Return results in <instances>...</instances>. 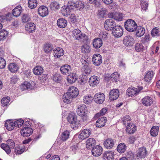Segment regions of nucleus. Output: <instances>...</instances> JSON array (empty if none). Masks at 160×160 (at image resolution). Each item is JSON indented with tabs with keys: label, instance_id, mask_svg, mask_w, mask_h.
<instances>
[{
	"label": "nucleus",
	"instance_id": "1",
	"mask_svg": "<svg viewBox=\"0 0 160 160\" xmlns=\"http://www.w3.org/2000/svg\"><path fill=\"white\" fill-rule=\"evenodd\" d=\"M72 36L75 39L81 40L83 42H86L88 40V37L85 34L81 33V31L78 29L72 31Z\"/></svg>",
	"mask_w": 160,
	"mask_h": 160
},
{
	"label": "nucleus",
	"instance_id": "2",
	"mask_svg": "<svg viewBox=\"0 0 160 160\" xmlns=\"http://www.w3.org/2000/svg\"><path fill=\"white\" fill-rule=\"evenodd\" d=\"M131 154V155L130 156H127L128 158H130L131 160L134 158L139 159L145 157L147 154V150L145 148H140L139 149L138 153L135 155H133L132 153Z\"/></svg>",
	"mask_w": 160,
	"mask_h": 160
},
{
	"label": "nucleus",
	"instance_id": "3",
	"mask_svg": "<svg viewBox=\"0 0 160 160\" xmlns=\"http://www.w3.org/2000/svg\"><path fill=\"white\" fill-rule=\"evenodd\" d=\"M124 27L128 31L133 32L136 30L137 28V25L133 20L128 19L125 22Z\"/></svg>",
	"mask_w": 160,
	"mask_h": 160
},
{
	"label": "nucleus",
	"instance_id": "4",
	"mask_svg": "<svg viewBox=\"0 0 160 160\" xmlns=\"http://www.w3.org/2000/svg\"><path fill=\"white\" fill-rule=\"evenodd\" d=\"M112 33L115 38H120L123 33L122 28L120 26H117L112 29Z\"/></svg>",
	"mask_w": 160,
	"mask_h": 160
},
{
	"label": "nucleus",
	"instance_id": "5",
	"mask_svg": "<svg viewBox=\"0 0 160 160\" xmlns=\"http://www.w3.org/2000/svg\"><path fill=\"white\" fill-rule=\"evenodd\" d=\"M116 26L115 22L112 19L106 20L104 24V28L107 30H111V28Z\"/></svg>",
	"mask_w": 160,
	"mask_h": 160
},
{
	"label": "nucleus",
	"instance_id": "6",
	"mask_svg": "<svg viewBox=\"0 0 160 160\" xmlns=\"http://www.w3.org/2000/svg\"><path fill=\"white\" fill-rule=\"evenodd\" d=\"M87 112V108L84 104L79 105L77 108V114L80 116H85Z\"/></svg>",
	"mask_w": 160,
	"mask_h": 160
},
{
	"label": "nucleus",
	"instance_id": "7",
	"mask_svg": "<svg viewBox=\"0 0 160 160\" xmlns=\"http://www.w3.org/2000/svg\"><path fill=\"white\" fill-rule=\"evenodd\" d=\"M124 44L127 46H132L134 43V40L133 37L130 35L125 36L123 40Z\"/></svg>",
	"mask_w": 160,
	"mask_h": 160
},
{
	"label": "nucleus",
	"instance_id": "8",
	"mask_svg": "<svg viewBox=\"0 0 160 160\" xmlns=\"http://www.w3.org/2000/svg\"><path fill=\"white\" fill-rule=\"evenodd\" d=\"M93 99L96 103H102L105 100V96L103 93H97L94 95Z\"/></svg>",
	"mask_w": 160,
	"mask_h": 160
},
{
	"label": "nucleus",
	"instance_id": "9",
	"mask_svg": "<svg viewBox=\"0 0 160 160\" xmlns=\"http://www.w3.org/2000/svg\"><path fill=\"white\" fill-rule=\"evenodd\" d=\"M115 142L116 141L114 139L108 138L104 141L103 144L106 148L111 149L114 146Z\"/></svg>",
	"mask_w": 160,
	"mask_h": 160
},
{
	"label": "nucleus",
	"instance_id": "10",
	"mask_svg": "<svg viewBox=\"0 0 160 160\" xmlns=\"http://www.w3.org/2000/svg\"><path fill=\"white\" fill-rule=\"evenodd\" d=\"M141 101L143 105L147 107L150 106L153 102V98L149 96H145Z\"/></svg>",
	"mask_w": 160,
	"mask_h": 160
},
{
	"label": "nucleus",
	"instance_id": "11",
	"mask_svg": "<svg viewBox=\"0 0 160 160\" xmlns=\"http://www.w3.org/2000/svg\"><path fill=\"white\" fill-rule=\"evenodd\" d=\"M102 148L101 146L97 145L93 148L92 149V152L93 156L98 157L102 154Z\"/></svg>",
	"mask_w": 160,
	"mask_h": 160
},
{
	"label": "nucleus",
	"instance_id": "12",
	"mask_svg": "<svg viewBox=\"0 0 160 160\" xmlns=\"http://www.w3.org/2000/svg\"><path fill=\"white\" fill-rule=\"evenodd\" d=\"M90 134L91 131L89 129H84L81 131L78 138L79 139L83 140L88 138Z\"/></svg>",
	"mask_w": 160,
	"mask_h": 160
},
{
	"label": "nucleus",
	"instance_id": "13",
	"mask_svg": "<svg viewBox=\"0 0 160 160\" xmlns=\"http://www.w3.org/2000/svg\"><path fill=\"white\" fill-rule=\"evenodd\" d=\"M139 93L137 89L134 87H130L128 88L126 92V95L128 97L136 96Z\"/></svg>",
	"mask_w": 160,
	"mask_h": 160
},
{
	"label": "nucleus",
	"instance_id": "14",
	"mask_svg": "<svg viewBox=\"0 0 160 160\" xmlns=\"http://www.w3.org/2000/svg\"><path fill=\"white\" fill-rule=\"evenodd\" d=\"M119 95V90L118 89H113L109 93V98L111 101L117 99Z\"/></svg>",
	"mask_w": 160,
	"mask_h": 160
},
{
	"label": "nucleus",
	"instance_id": "15",
	"mask_svg": "<svg viewBox=\"0 0 160 160\" xmlns=\"http://www.w3.org/2000/svg\"><path fill=\"white\" fill-rule=\"evenodd\" d=\"M32 133V129L28 127H24L21 131V135L24 137L30 136Z\"/></svg>",
	"mask_w": 160,
	"mask_h": 160
},
{
	"label": "nucleus",
	"instance_id": "16",
	"mask_svg": "<svg viewBox=\"0 0 160 160\" xmlns=\"http://www.w3.org/2000/svg\"><path fill=\"white\" fill-rule=\"evenodd\" d=\"M92 61L94 64L97 66H98L102 62V57L99 54H95L93 56Z\"/></svg>",
	"mask_w": 160,
	"mask_h": 160
},
{
	"label": "nucleus",
	"instance_id": "17",
	"mask_svg": "<svg viewBox=\"0 0 160 160\" xmlns=\"http://www.w3.org/2000/svg\"><path fill=\"white\" fill-rule=\"evenodd\" d=\"M68 92L73 98L76 97L78 94V89L74 87H71L69 88Z\"/></svg>",
	"mask_w": 160,
	"mask_h": 160
},
{
	"label": "nucleus",
	"instance_id": "18",
	"mask_svg": "<svg viewBox=\"0 0 160 160\" xmlns=\"http://www.w3.org/2000/svg\"><path fill=\"white\" fill-rule=\"evenodd\" d=\"M99 79L97 76H91L89 80V84L91 86L94 87L99 83Z\"/></svg>",
	"mask_w": 160,
	"mask_h": 160
},
{
	"label": "nucleus",
	"instance_id": "19",
	"mask_svg": "<svg viewBox=\"0 0 160 160\" xmlns=\"http://www.w3.org/2000/svg\"><path fill=\"white\" fill-rule=\"evenodd\" d=\"M136 130V126L132 123L127 125L126 126V131L129 134L133 133Z\"/></svg>",
	"mask_w": 160,
	"mask_h": 160
},
{
	"label": "nucleus",
	"instance_id": "20",
	"mask_svg": "<svg viewBox=\"0 0 160 160\" xmlns=\"http://www.w3.org/2000/svg\"><path fill=\"white\" fill-rule=\"evenodd\" d=\"M53 55L55 57L59 58L64 54L63 49L60 48H57L53 50Z\"/></svg>",
	"mask_w": 160,
	"mask_h": 160
},
{
	"label": "nucleus",
	"instance_id": "21",
	"mask_svg": "<svg viewBox=\"0 0 160 160\" xmlns=\"http://www.w3.org/2000/svg\"><path fill=\"white\" fill-rule=\"evenodd\" d=\"M107 121L106 118L102 117L99 118L96 122V126L97 127L101 128L104 126Z\"/></svg>",
	"mask_w": 160,
	"mask_h": 160
},
{
	"label": "nucleus",
	"instance_id": "22",
	"mask_svg": "<svg viewBox=\"0 0 160 160\" xmlns=\"http://www.w3.org/2000/svg\"><path fill=\"white\" fill-rule=\"evenodd\" d=\"M38 12L39 15L42 17L47 16L48 14V8L44 6H41L38 9Z\"/></svg>",
	"mask_w": 160,
	"mask_h": 160
},
{
	"label": "nucleus",
	"instance_id": "23",
	"mask_svg": "<svg viewBox=\"0 0 160 160\" xmlns=\"http://www.w3.org/2000/svg\"><path fill=\"white\" fill-rule=\"evenodd\" d=\"M60 71L62 73L65 74H69L71 71V66L68 64L64 65L60 68Z\"/></svg>",
	"mask_w": 160,
	"mask_h": 160
},
{
	"label": "nucleus",
	"instance_id": "24",
	"mask_svg": "<svg viewBox=\"0 0 160 160\" xmlns=\"http://www.w3.org/2000/svg\"><path fill=\"white\" fill-rule=\"evenodd\" d=\"M5 126L9 131H12L14 128V123L12 120H8L5 123Z\"/></svg>",
	"mask_w": 160,
	"mask_h": 160
},
{
	"label": "nucleus",
	"instance_id": "25",
	"mask_svg": "<svg viewBox=\"0 0 160 160\" xmlns=\"http://www.w3.org/2000/svg\"><path fill=\"white\" fill-rule=\"evenodd\" d=\"M35 25L33 23H28L25 26V30L29 32H33L35 29Z\"/></svg>",
	"mask_w": 160,
	"mask_h": 160
},
{
	"label": "nucleus",
	"instance_id": "26",
	"mask_svg": "<svg viewBox=\"0 0 160 160\" xmlns=\"http://www.w3.org/2000/svg\"><path fill=\"white\" fill-rule=\"evenodd\" d=\"M95 143L96 141L94 138H88L86 142V147L87 148L90 149L94 146Z\"/></svg>",
	"mask_w": 160,
	"mask_h": 160
},
{
	"label": "nucleus",
	"instance_id": "27",
	"mask_svg": "<svg viewBox=\"0 0 160 160\" xmlns=\"http://www.w3.org/2000/svg\"><path fill=\"white\" fill-rule=\"evenodd\" d=\"M77 75L75 73H73L68 75L67 81L68 83H72L75 82L77 78Z\"/></svg>",
	"mask_w": 160,
	"mask_h": 160
},
{
	"label": "nucleus",
	"instance_id": "28",
	"mask_svg": "<svg viewBox=\"0 0 160 160\" xmlns=\"http://www.w3.org/2000/svg\"><path fill=\"white\" fill-rule=\"evenodd\" d=\"M92 43L94 48H99L102 45V42L101 39L96 38L93 40Z\"/></svg>",
	"mask_w": 160,
	"mask_h": 160
},
{
	"label": "nucleus",
	"instance_id": "29",
	"mask_svg": "<svg viewBox=\"0 0 160 160\" xmlns=\"http://www.w3.org/2000/svg\"><path fill=\"white\" fill-rule=\"evenodd\" d=\"M136 35L137 37H140L142 36L145 33V28L141 26H137L136 30Z\"/></svg>",
	"mask_w": 160,
	"mask_h": 160
},
{
	"label": "nucleus",
	"instance_id": "30",
	"mask_svg": "<svg viewBox=\"0 0 160 160\" xmlns=\"http://www.w3.org/2000/svg\"><path fill=\"white\" fill-rule=\"evenodd\" d=\"M154 73L152 71L147 72L144 77L145 81L147 82H149L152 79L154 76Z\"/></svg>",
	"mask_w": 160,
	"mask_h": 160
},
{
	"label": "nucleus",
	"instance_id": "31",
	"mask_svg": "<svg viewBox=\"0 0 160 160\" xmlns=\"http://www.w3.org/2000/svg\"><path fill=\"white\" fill-rule=\"evenodd\" d=\"M72 98V97H71L68 92L65 93L62 97L63 102L67 103H70Z\"/></svg>",
	"mask_w": 160,
	"mask_h": 160
},
{
	"label": "nucleus",
	"instance_id": "32",
	"mask_svg": "<svg viewBox=\"0 0 160 160\" xmlns=\"http://www.w3.org/2000/svg\"><path fill=\"white\" fill-rule=\"evenodd\" d=\"M22 12L21 7L18 6L12 10V13L14 16L17 17L20 16Z\"/></svg>",
	"mask_w": 160,
	"mask_h": 160
},
{
	"label": "nucleus",
	"instance_id": "33",
	"mask_svg": "<svg viewBox=\"0 0 160 160\" xmlns=\"http://www.w3.org/2000/svg\"><path fill=\"white\" fill-rule=\"evenodd\" d=\"M80 61L83 65L82 67L90 66L91 63L89 59L83 57L81 59Z\"/></svg>",
	"mask_w": 160,
	"mask_h": 160
},
{
	"label": "nucleus",
	"instance_id": "34",
	"mask_svg": "<svg viewBox=\"0 0 160 160\" xmlns=\"http://www.w3.org/2000/svg\"><path fill=\"white\" fill-rule=\"evenodd\" d=\"M67 120L70 123L73 124V123L77 120L76 117L73 113H69L67 118Z\"/></svg>",
	"mask_w": 160,
	"mask_h": 160
},
{
	"label": "nucleus",
	"instance_id": "35",
	"mask_svg": "<svg viewBox=\"0 0 160 160\" xmlns=\"http://www.w3.org/2000/svg\"><path fill=\"white\" fill-rule=\"evenodd\" d=\"M67 21L63 18H60L57 21L58 26L60 28H63L66 27L67 25Z\"/></svg>",
	"mask_w": 160,
	"mask_h": 160
},
{
	"label": "nucleus",
	"instance_id": "36",
	"mask_svg": "<svg viewBox=\"0 0 160 160\" xmlns=\"http://www.w3.org/2000/svg\"><path fill=\"white\" fill-rule=\"evenodd\" d=\"M114 154L112 152H106L103 155V158L105 160H110L113 158Z\"/></svg>",
	"mask_w": 160,
	"mask_h": 160
},
{
	"label": "nucleus",
	"instance_id": "37",
	"mask_svg": "<svg viewBox=\"0 0 160 160\" xmlns=\"http://www.w3.org/2000/svg\"><path fill=\"white\" fill-rule=\"evenodd\" d=\"M33 87L32 84L27 82H25L21 86V88L22 90H24L28 89H32Z\"/></svg>",
	"mask_w": 160,
	"mask_h": 160
},
{
	"label": "nucleus",
	"instance_id": "38",
	"mask_svg": "<svg viewBox=\"0 0 160 160\" xmlns=\"http://www.w3.org/2000/svg\"><path fill=\"white\" fill-rule=\"evenodd\" d=\"M71 11L68 6H63L61 8V12L64 16H67L70 14Z\"/></svg>",
	"mask_w": 160,
	"mask_h": 160
},
{
	"label": "nucleus",
	"instance_id": "39",
	"mask_svg": "<svg viewBox=\"0 0 160 160\" xmlns=\"http://www.w3.org/2000/svg\"><path fill=\"white\" fill-rule=\"evenodd\" d=\"M159 130L158 127L156 126H153L151 128L150 131V134L153 137L157 136L158 134Z\"/></svg>",
	"mask_w": 160,
	"mask_h": 160
},
{
	"label": "nucleus",
	"instance_id": "40",
	"mask_svg": "<svg viewBox=\"0 0 160 160\" xmlns=\"http://www.w3.org/2000/svg\"><path fill=\"white\" fill-rule=\"evenodd\" d=\"M8 68L9 70L12 72H17L18 69V65L14 63H10L8 66Z\"/></svg>",
	"mask_w": 160,
	"mask_h": 160
},
{
	"label": "nucleus",
	"instance_id": "41",
	"mask_svg": "<svg viewBox=\"0 0 160 160\" xmlns=\"http://www.w3.org/2000/svg\"><path fill=\"white\" fill-rule=\"evenodd\" d=\"M43 71V68L41 66H36L33 70L34 73L36 75H40Z\"/></svg>",
	"mask_w": 160,
	"mask_h": 160
},
{
	"label": "nucleus",
	"instance_id": "42",
	"mask_svg": "<svg viewBox=\"0 0 160 160\" xmlns=\"http://www.w3.org/2000/svg\"><path fill=\"white\" fill-rule=\"evenodd\" d=\"M25 151L24 146H19L16 147L14 149V152L16 154H20L22 153Z\"/></svg>",
	"mask_w": 160,
	"mask_h": 160
},
{
	"label": "nucleus",
	"instance_id": "43",
	"mask_svg": "<svg viewBox=\"0 0 160 160\" xmlns=\"http://www.w3.org/2000/svg\"><path fill=\"white\" fill-rule=\"evenodd\" d=\"M53 48L52 45L50 43H47L44 45V50L46 53H49Z\"/></svg>",
	"mask_w": 160,
	"mask_h": 160
},
{
	"label": "nucleus",
	"instance_id": "44",
	"mask_svg": "<svg viewBox=\"0 0 160 160\" xmlns=\"http://www.w3.org/2000/svg\"><path fill=\"white\" fill-rule=\"evenodd\" d=\"M126 146L124 143H121L118 146V151L120 153H123L126 150Z\"/></svg>",
	"mask_w": 160,
	"mask_h": 160
},
{
	"label": "nucleus",
	"instance_id": "45",
	"mask_svg": "<svg viewBox=\"0 0 160 160\" xmlns=\"http://www.w3.org/2000/svg\"><path fill=\"white\" fill-rule=\"evenodd\" d=\"M131 118L128 115L124 116L121 118L122 123L125 126L131 123L129 122Z\"/></svg>",
	"mask_w": 160,
	"mask_h": 160
},
{
	"label": "nucleus",
	"instance_id": "46",
	"mask_svg": "<svg viewBox=\"0 0 160 160\" xmlns=\"http://www.w3.org/2000/svg\"><path fill=\"white\" fill-rule=\"evenodd\" d=\"M28 7L31 9H33L37 5V1L36 0H29L28 1Z\"/></svg>",
	"mask_w": 160,
	"mask_h": 160
},
{
	"label": "nucleus",
	"instance_id": "47",
	"mask_svg": "<svg viewBox=\"0 0 160 160\" xmlns=\"http://www.w3.org/2000/svg\"><path fill=\"white\" fill-rule=\"evenodd\" d=\"M8 34V32L4 29L1 31L0 32V41L6 39Z\"/></svg>",
	"mask_w": 160,
	"mask_h": 160
},
{
	"label": "nucleus",
	"instance_id": "48",
	"mask_svg": "<svg viewBox=\"0 0 160 160\" xmlns=\"http://www.w3.org/2000/svg\"><path fill=\"white\" fill-rule=\"evenodd\" d=\"M52 79L54 81L60 82L62 80V78L60 74L56 73L53 75Z\"/></svg>",
	"mask_w": 160,
	"mask_h": 160
},
{
	"label": "nucleus",
	"instance_id": "49",
	"mask_svg": "<svg viewBox=\"0 0 160 160\" xmlns=\"http://www.w3.org/2000/svg\"><path fill=\"white\" fill-rule=\"evenodd\" d=\"M69 132L68 131H65L61 135L60 138L63 141H65L69 138Z\"/></svg>",
	"mask_w": 160,
	"mask_h": 160
},
{
	"label": "nucleus",
	"instance_id": "50",
	"mask_svg": "<svg viewBox=\"0 0 160 160\" xmlns=\"http://www.w3.org/2000/svg\"><path fill=\"white\" fill-rule=\"evenodd\" d=\"M144 47L141 43H136L135 45V50L137 52L142 51L144 50Z\"/></svg>",
	"mask_w": 160,
	"mask_h": 160
},
{
	"label": "nucleus",
	"instance_id": "51",
	"mask_svg": "<svg viewBox=\"0 0 160 160\" xmlns=\"http://www.w3.org/2000/svg\"><path fill=\"white\" fill-rule=\"evenodd\" d=\"M75 6L76 9L77 10H80L83 9L84 7V5L83 2L81 1H77L75 2Z\"/></svg>",
	"mask_w": 160,
	"mask_h": 160
},
{
	"label": "nucleus",
	"instance_id": "52",
	"mask_svg": "<svg viewBox=\"0 0 160 160\" xmlns=\"http://www.w3.org/2000/svg\"><path fill=\"white\" fill-rule=\"evenodd\" d=\"M10 100V98L8 97L3 98L1 100L2 106H5L8 105Z\"/></svg>",
	"mask_w": 160,
	"mask_h": 160
},
{
	"label": "nucleus",
	"instance_id": "53",
	"mask_svg": "<svg viewBox=\"0 0 160 160\" xmlns=\"http://www.w3.org/2000/svg\"><path fill=\"white\" fill-rule=\"evenodd\" d=\"M107 111V109L106 108H103L99 112L96 113L94 117L95 118H98L100 116H103L105 114Z\"/></svg>",
	"mask_w": 160,
	"mask_h": 160
},
{
	"label": "nucleus",
	"instance_id": "54",
	"mask_svg": "<svg viewBox=\"0 0 160 160\" xmlns=\"http://www.w3.org/2000/svg\"><path fill=\"white\" fill-rule=\"evenodd\" d=\"M1 147L4 150L7 154H9L11 152V148L7 144L5 143H2L0 145Z\"/></svg>",
	"mask_w": 160,
	"mask_h": 160
},
{
	"label": "nucleus",
	"instance_id": "55",
	"mask_svg": "<svg viewBox=\"0 0 160 160\" xmlns=\"http://www.w3.org/2000/svg\"><path fill=\"white\" fill-rule=\"evenodd\" d=\"M119 76L118 72H115L110 75L111 79L113 82H117L118 80Z\"/></svg>",
	"mask_w": 160,
	"mask_h": 160
},
{
	"label": "nucleus",
	"instance_id": "56",
	"mask_svg": "<svg viewBox=\"0 0 160 160\" xmlns=\"http://www.w3.org/2000/svg\"><path fill=\"white\" fill-rule=\"evenodd\" d=\"M92 100V97L91 95H87L84 97V102L87 104L90 103Z\"/></svg>",
	"mask_w": 160,
	"mask_h": 160
},
{
	"label": "nucleus",
	"instance_id": "57",
	"mask_svg": "<svg viewBox=\"0 0 160 160\" xmlns=\"http://www.w3.org/2000/svg\"><path fill=\"white\" fill-rule=\"evenodd\" d=\"M81 49L82 52L83 53H88L91 50L89 46L87 45H84L82 46Z\"/></svg>",
	"mask_w": 160,
	"mask_h": 160
},
{
	"label": "nucleus",
	"instance_id": "58",
	"mask_svg": "<svg viewBox=\"0 0 160 160\" xmlns=\"http://www.w3.org/2000/svg\"><path fill=\"white\" fill-rule=\"evenodd\" d=\"M150 40V35L149 34H146L145 36L142 38L141 42L143 43L146 44L148 43Z\"/></svg>",
	"mask_w": 160,
	"mask_h": 160
},
{
	"label": "nucleus",
	"instance_id": "59",
	"mask_svg": "<svg viewBox=\"0 0 160 160\" xmlns=\"http://www.w3.org/2000/svg\"><path fill=\"white\" fill-rule=\"evenodd\" d=\"M51 9L53 10L58 9L60 8L59 4L56 2H52L50 5Z\"/></svg>",
	"mask_w": 160,
	"mask_h": 160
},
{
	"label": "nucleus",
	"instance_id": "60",
	"mask_svg": "<svg viewBox=\"0 0 160 160\" xmlns=\"http://www.w3.org/2000/svg\"><path fill=\"white\" fill-rule=\"evenodd\" d=\"M151 34L152 37H156L159 35V31L157 28L155 27L151 31Z\"/></svg>",
	"mask_w": 160,
	"mask_h": 160
},
{
	"label": "nucleus",
	"instance_id": "61",
	"mask_svg": "<svg viewBox=\"0 0 160 160\" xmlns=\"http://www.w3.org/2000/svg\"><path fill=\"white\" fill-rule=\"evenodd\" d=\"M148 1L142 0L141 1V6L142 9L146 11L148 8Z\"/></svg>",
	"mask_w": 160,
	"mask_h": 160
},
{
	"label": "nucleus",
	"instance_id": "62",
	"mask_svg": "<svg viewBox=\"0 0 160 160\" xmlns=\"http://www.w3.org/2000/svg\"><path fill=\"white\" fill-rule=\"evenodd\" d=\"M7 144L11 149H13L15 146V142L13 140L11 139L8 140L7 141Z\"/></svg>",
	"mask_w": 160,
	"mask_h": 160
},
{
	"label": "nucleus",
	"instance_id": "63",
	"mask_svg": "<svg viewBox=\"0 0 160 160\" xmlns=\"http://www.w3.org/2000/svg\"><path fill=\"white\" fill-rule=\"evenodd\" d=\"M22 19L23 22L25 23L30 21V17L28 14H24L22 17Z\"/></svg>",
	"mask_w": 160,
	"mask_h": 160
},
{
	"label": "nucleus",
	"instance_id": "64",
	"mask_svg": "<svg viewBox=\"0 0 160 160\" xmlns=\"http://www.w3.org/2000/svg\"><path fill=\"white\" fill-rule=\"evenodd\" d=\"M107 10L106 9H102L98 11V15L100 18H104L106 14Z\"/></svg>",
	"mask_w": 160,
	"mask_h": 160
}]
</instances>
